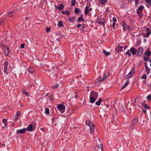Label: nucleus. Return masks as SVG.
I'll use <instances>...</instances> for the list:
<instances>
[{"instance_id":"nucleus-46","label":"nucleus","mask_w":151,"mask_h":151,"mask_svg":"<svg viewBox=\"0 0 151 151\" xmlns=\"http://www.w3.org/2000/svg\"><path fill=\"white\" fill-rule=\"evenodd\" d=\"M145 1L148 4H150L151 5V0H145Z\"/></svg>"},{"instance_id":"nucleus-48","label":"nucleus","mask_w":151,"mask_h":151,"mask_svg":"<svg viewBox=\"0 0 151 151\" xmlns=\"http://www.w3.org/2000/svg\"><path fill=\"white\" fill-rule=\"evenodd\" d=\"M8 62L7 61H6L4 63V67H8Z\"/></svg>"},{"instance_id":"nucleus-16","label":"nucleus","mask_w":151,"mask_h":151,"mask_svg":"<svg viewBox=\"0 0 151 151\" xmlns=\"http://www.w3.org/2000/svg\"><path fill=\"white\" fill-rule=\"evenodd\" d=\"M15 14V11H11V12H9L8 15L9 17H12L13 16V15H14Z\"/></svg>"},{"instance_id":"nucleus-45","label":"nucleus","mask_w":151,"mask_h":151,"mask_svg":"<svg viewBox=\"0 0 151 151\" xmlns=\"http://www.w3.org/2000/svg\"><path fill=\"white\" fill-rule=\"evenodd\" d=\"M100 1L101 3L103 4H105L107 2V0H100Z\"/></svg>"},{"instance_id":"nucleus-15","label":"nucleus","mask_w":151,"mask_h":151,"mask_svg":"<svg viewBox=\"0 0 151 151\" xmlns=\"http://www.w3.org/2000/svg\"><path fill=\"white\" fill-rule=\"evenodd\" d=\"M5 47L6 48V49L4 50V53L5 55H8L9 52V48L8 47L5 46Z\"/></svg>"},{"instance_id":"nucleus-9","label":"nucleus","mask_w":151,"mask_h":151,"mask_svg":"<svg viewBox=\"0 0 151 151\" xmlns=\"http://www.w3.org/2000/svg\"><path fill=\"white\" fill-rule=\"evenodd\" d=\"M97 22L100 25H105V19H104L100 18L97 20Z\"/></svg>"},{"instance_id":"nucleus-56","label":"nucleus","mask_w":151,"mask_h":151,"mask_svg":"<svg viewBox=\"0 0 151 151\" xmlns=\"http://www.w3.org/2000/svg\"><path fill=\"white\" fill-rule=\"evenodd\" d=\"M142 111L144 113H145L147 112L146 110L144 109H142Z\"/></svg>"},{"instance_id":"nucleus-64","label":"nucleus","mask_w":151,"mask_h":151,"mask_svg":"<svg viewBox=\"0 0 151 151\" xmlns=\"http://www.w3.org/2000/svg\"><path fill=\"white\" fill-rule=\"evenodd\" d=\"M25 19H26L27 20H28L29 19V18L27 17H26L25 18Z\"/></svg>"},{"instance_id":"nucleus-21","label":"nucleus","mask_w":151,"mask_h":151,"mask_svg":"<svg viewBox=\"0 0 151 151\" xmlns=\"http://www.w3.org/2000/svg\"><path fill=\"white\" fill-rule=\"evenodd\" d=\"M144 6H139L137 9V11L140 12H142L143 9L144 8Z\"/></svg>"},{"instance_id":"nucleus-54","label":"nucleus","mask_w":151,"mask_h":151,"mask_svg":"<svg viewBox=\"0 0 151 151\" xmlns=\"http://www.w3.org/2000/svg\"><path fill=\"white\" fill-rule=\"evenodd\" d=\"M135 3L136 4H138L139 3V0H135Z\"/></svg>"},{"instance_id":"nucleus-5","label":"nucleus","mask_w":151,"mask_h":151,"mask_svg":"<svg viewBox=\"0 0 151 151\" xmlns=\"http://www.w3.org/2000/svg\"><path fill=\"white\" fill-rule=\"evenodd\" d=\"M134 68H133L129 72L128 74L125 76V78L127 79L131 77L132 75L134 74Z\"/></svg>"},{"instance_id":"nucleus-37","label":"nucleus","mask_w":151,"mask_h":151,"mask_svg":"<svg viewBox=\"0 0 151 151\" xmlns=\"http://www.w3.org/2000/svg\"><path fill=\"white\" fill-rule=\"evenodd\" d=\"M21 114V112L20 111H18L17 112V114L16 115L15 117H16V119H17L19 118V115H20Z\"/></svg>"},{"instance_id":"nucleus-59","label":"nucleus","mask_w":151,"mask_h":151,"mask_svg":"<svg viewBox=\"0 0 151 151\" xmlns=\"http://www.w3.org/2000/svg\"><path fill=\"white\" fill-rule=\"evenodd\" d=\"M144 64L145 65V68H146V67H148L147 66V63L146 62H145Z\"/></svg>"},{"instance_id":"nucleus-57","label":"nucleus","mask_w":151,"mask_h":151,"mask_svg":"<svg viewBox=\"0 0 151 151\" xmlns=\"http://www.w3.org/2000/svg\"><path fill=\"white\" fill-rule=\"evenodd\" d=\"M3 20L4 19H1L0 20V25H1L2 24L3 22Z\"/></svg>"},{"instance_id":"nucleus-3","label":"nucleus","mask_w":151,"mask_h":151,"mask_svg":"<svg viewBox=\"0 0 151 151\" xmlns=\"http://www.w3.org/2000/svg\"><path fill=\"white\" fill-rule=\"evenodd\" d=\"M136 50L134 48L132 47L129 50H128L125 53V55H127L129 57L131 55V54L130 52L132 53L133 55H134L136 53Z\"/></svg>"},{"instance_id":"nucleus-22","label":"nucleus","mask_w":151,"mask_h":151,"mask_svg":"<svg viewBox=\"0 0 151 151\" xmlns=\"http://www.w3.org/2000/svg\"><path fill=\"white\" fill-rule=\"evenodd\" d=\"M125 105L124 104L123 105L121 104L120 106L121 110L123 112H124L125 111Z\"/></svg>"},{"instance_id":"nucleus-38","label":"nucleus","mask_w":151,"mask_h":151,"mask_svg":"<svg viewBox=\"0 0 151 151\" xmlns=\"http://www.w3.org/2000/svg\"><path fill=\"white\" fill-rule=\"evenodd\" d=\"M58 27H61L63 25V22L61 21H60L58 22Z\"/></svg>"},{"instance_id":"nucleus-35","label":"nucleus","mask_w":151,"mask_h":151,"mask_svg":"<svg viewBox=\"0 0 151 151\" xmlns=\"http://www.w3.org/2000/svg\"><path fill=\"white\" fill-rule=\"evenodd\" d=\"M45 113L49 115V114L50 112L49 109L48 108H45Z\"/></svg>"},{"instance_id":"nucleus-6","label":"nucleus","mask_w":151,"mask_h":151,"mask_svg":"<svg viewBox=\"0 0 151 151\" xmlns=\"http://www.w3.org/2000/svg\"><path fill=\"white\" fill-rule=\"evenodd\" d=\"M116 52L118 53L119 52H122L123 51V47L122 46H120L119 45H118L115 49Z\"/></svg>"},{"instance_id":"nucleus-24","label":"nucleus","mask_w":151,"mask_h":151,"mask_svg":"<svg viewBox=\"0 0 151 151\" xmlns=\"http://www.w3.org/2000/svg\"><path fill=\"white\" fill-rule=\"evenodd\" d=\"M109 76V73H108L107 75H106V73H105L104 74L102 78V80L104 81Z\"/></svg>"},{"instance_id":"nucleus-63","label":"nucleus","mask_w":151,"mask_h":151,"mask_svg":"<svg viewBox=\"0 0 151 151\" xmlns=\"http://www.w3.org/2000/svg\"><path fill=\"white\" fill-rule=\"evenodd\" d=\"M116 25V23L115 22H113L112 24V26H115Z\"/></svg>"},{"instance_id":"nucleus-31","label":"nucleus","mask_w":151,"mask_h":151,"mask_svg":"<svg viewBox=\"0 0 151 151\" xmlns=\"http://www.w3.org/2000/svg\"><path fill=\"white\" fill-rule=\"evenodd\" d=\"M62 14H65L67 15H68L70 14V12L68 11H62Z\"/></svg>"},{"instance_id":"nucleus-36","label":"nucleus","mask_w":151,"mask_h":151,"mask_svg":"<svg viewBox=\"0 0 151 151\" xmlns=\"http://www.w3.org/2000/svg\"><path fill=\"white\" fill-rule=\"evenodd\" d=\"M136 12L140 17H142L143 15L142 14V12H140L137 11Z\"/></svg>"},{"instance_id":"nucleus-40","label":"nucleus","mask_w":151,"mask_h":151,"mask_svg":"<svg viewBox=\"0 0 151 151\" xmlns=\"http://www.w3.org/2000/svg\"><path fill=\"white\" fill-rule=\"evenodd\" d=\"M81 9H80L76 8L74 11V12L76 14H78L79 12V11Z\"/></svg>"},{"instance_id":"nucleus-52","label":"nucleus","mask_w":151,"mask_h":151,"mask_svg":"<svg viewBox=\"0 0 151 151\" xmlns=\"http://www.w3.org/2000/svg\"><path fill=\"white\" fill-rule=\"evenodd\" d=\"M51 28L50 27H47L46 28V32H49Z\"/></svg>"},{"instance_id":"nucleus-8","label":"nucleus","mask_w":151,"mask_h":151,"mask_svg":"<svg viewBox=\"0 0 151 151\" xmlns=\"http://www.w3.org/2000/svg\"><path fill=\"white\" fill-rule=\"evenodd\" d=\"M98 93L94 91H91L90 93V96L94 98H97L98 96Z\"/></svg>"},{"instance_id":"nucleus-10","label":"nucleus","mask_w":151,"mask_h":151,"mask_svg":"<svg viewBox=\"0 0 151 151\" xmlns=\"http://www.w3.org/2000/svg\"><path fill=\"white\" fill-rule=\"evenodd\" d=\"M27 128V131L29 132L32 131L35 129V128L33 127V125L32 124H29Z\"/></svg>"},{"instance_id":"nucleus-17","label":"nucleus","mask_w":151,"mask_h":151,"mask_svg":"<svg viewBox=\"0 0 151 151\" xmlns=\"http://www.w3.org/2000/svg\"><path fill=\"white\" fill-rule=\"evenodd\" d=\"M90 102L92 103H94L96 99H97V98H94L93 97H91L90 96Z\"/></svg>"},{"instance_id":"nucleus-7","label":"nucleus","mask_w":151,"mask_h":151,"mask_svg":"<svg viewBox=\"0 0 151 151\" xmlns=\"http://www.w3.org/2000/svg\"><path fill=\"white\" fill-rule=\"evenodd\" d=\"M27 131V128H24L20 129L17 130V134H23L25 133Z\"/></svg>"},{"instance_id":"nucleus-30","label":"nucleus","mask_w":151,"mask_h":151,"mask_svg":"<svg viewBox=\"0 0 151 151\" xmlns=\"http://www.w3.org/2000/svg\"><path fill=\"white\" fill-rule=\"evenodd\" d=\"M75 19V17H71L68 18V20L70 21V22H74V20Z\"/></svg>"},{"instance_id":"nucleus-13","label":"nucleus","mask_w":151,"mask_h":151,"mask_svg":"<svg viewBox=\"0 0 151 151\" xmlns=\"http://www.w3.org/2000/svg\"><path fill=\"white\" fill-rule=\"evenodd\" d=\"M54 69L55 66L53 65H52L50 67H49L48 71L51 73H53L54 72V71H53Z\"/></svg>"},{"instance_id":"nucleus-39","label":"nucleus","mask_w":151,"mask_h":151,"mask_svg":"<svg viewBox=\"0 0 151 151\" xmlns=\"http://www.w3.org/2000/svg\"><path fill=\"white\" fill-rule=\"evenodd\" d=\"M76 1L75 0H73L71 1V4L72 6H74L76 5Z\"/></svg>"},{"instance_id":"nucleus-28","label":"nucleus","mask_w":151,"mask_h":151,"mask_svg":"<svg viewBox=\"0 0 151 151\" xmlns=\"http://www.w3.org/2000/svg\"><path fill=\"white\" fill-rule=\"evenodd\" d=\"M3 123H4V126L5 127H6L7 126V121L6 119H3L2 121Z\"/></svg>"},{"instance_id":"nucleus-2","label":"nucleus","mask_w":151,"mask_h":151,"mask_svg":"<svg viewBox=\"0 0 151 151\" xmlns=\"http://www.w3.org/2000/svg\"><path fill=\"white\" fill-rule=\"evenodd\" d=\"M122 25L124 31L126 32L127 33L129 31H132V29H130V27L129 26L127 25L125 22L123 20L122 22Z\"/></svg>"},{"instance_id":"nucleus-34","label":"nucleus","mask_w":151,"mask_h":151,"mask_svg":"<svg viewBox=\"0 0 151 151\" xmlns=\"http://www.w3.org/2000/svg\"><path fill=\"white\" fill-rule=\"evenodd\" d=\"M103 81H104L102 80V78L101 79V77H99L96 80V82L99 83Z\"/></svg>"},{"instance_id":"nucleus-62","label":"nucleus","mask_w":151,"mask_h":151,"mask_svg":"<svg viewBox=\"0 0 151 151\" xmlns=\"http://www.w3.org/2000/svg\"><path fill=\"white\" fill-rule=\"evenodd\" d=\"M127 47H128V46H125V47H124V50L126 49Z\"/></svg>"},{"instance_id":"nucleus-23","label":"nucleus","mask_w":151,"mask_h":151,"mask_svg":"<svg viewBox=\"0 0 151 151\" xmlns=\"http://www.w3.org/2000/svg\"><path fill=\"white\" fill-rule=\"evenodd\" d=\"M102 101V99L101 98L99 99L98 101H97L96 103V104L97 106H99L100 105Z\"/></svg>"},{"instance_id":"nucleus-43","label":"nucleus","mask_w":151,"mask_h":151,"mask_svg":"<svg viewBox=\"0 0 151 151\" xmlns=\"http://www.w3.org/2000/svg\"><path fill=\"white\" fill-rule=\"evenodd\" d=\"M144 107L147 109H149L150 108V107L149 106H148L147 104H145L144 105Z\"/></svg>"},{"instance_id":"nucleus-12","label":"nucleus","mask_w":151,"mask_h":151,"mask_svg":"<svg viewBox=\"0 0 151 151\" xmlns=\"http://www.w3.org/2000/svg\"><path fill=\"white\" fill-rule=\"evenodd\" d=\"M85 15H86L88 14L89 13V11H91L92 10V9L91 8H89L88 6H86V7L85 8Z\"/></svg>"},{"instance_id":"nucleus-25","label":"nucleus","mask_w":151,"mask_h":151,"mask_svg":"<svg viewBox=\"0 0 151 151\" xmlns=\"http://www.w3.org/2000/svg\"><path fill=\"white\" fill-rule=\"evenodd\" d=\"M32 67H30L28 69V72L29 73H32L34 72V70Z\"/></svg>"},{"instance_id":"nucleus-42","label":"nucleus","mask_w":151,"mask_h":151,"mask_svg":"<svg viewBox=\"0 0 151 151\" xmlns=\"http://www.w3.org/2000/svg\"><path fill=\"white\" fill-rule=\"evenodd\" d=\"M151 54V52L150 50L147 51L145 52V55L147 56H149Z\"/></svg>"},{"instance_id":"nucleus-58","label":"nucleus","mask_w":151,"mask_h":151,"mask_svg":"<svg viewBox=\"0 0 151 151\" xmlns=\"http://www.w3.org/2000/svg\"><path fill=\"white\" fill-rule=\"evenodd\" d=\"M81 24H78L76 26L78 28H79L81 27Z\"/></svg>"},{"instance_id":"nucleus-51","label":"nucleus","mask_w":151,"mask_h":151,"mask_svg":"<svg viewBox=\"0 0 151 151\" xmlns=\"http://www.w3.org/2000/svg\"><path fill=\"white\" fill-rule=\"evenodd\" d=\"M112 21L113 22H115L116 21V19L115 17H113L112 18Z\"/></svg>"},{"instance_id":"nucleus-55","label":"nucleus","mask_w":151,"mask_h":151,"mask_svg":"<svg viewBox=\"0 0 151 151\" xmlns=\"http://www.w3.org/2000/svg\"><path fill=\"white\" fill-rule=\"evenodd\" d=\"M100 148L101 150L102 151H103V145L102 144H100Z\"/></svg>"},{"instance_id":"nucleus-60","label":"nucleus","mask_w":151,"mask_h":151,"mask_svg":"<svg viewBox=\"0 0 151 151\" xmlns=\"http://www.w3.org/2000/svg\"><path fill=\"white\" fill-rule=\"evenodd\" d=\"M145 30L146 31H148V32L149 31V28L148 27L147 28H146V29H145Z\"/></svg>"},{"instance_id":"nucleus-47","label":"nucleus","mask_w":151,"mask_h":151,"mask_svg":"<svg viewBox=\"0 0 151 151\" xmlns=\"http://www.w3.org/2000/svg\"><path fill=\"white\" fill-rule=\"evenodd\" d=\"M147 100L149 101H151V95H149L147 97Z\"/></svg>"},{"instance_id":"nucleus-32","label":"nucleus","mask_w":151,"mask_h":151,"mask_svg":"<svg viewBox=\"0 0 151 151\" xmlns=\"http://www.w3.org/2000/svg\"><path fill=\"white\" fill-rule=\"evenodd\" d=\"M145 70L147 73V74H148L150 73V69L148 67H146V68H145Z\"/></svg>"},{"instance_id":"nucleus-29","label":"nucleus","mask_w":151,"mask_h":151,"mask_svg":"<svg viewBox=\"0 0 151 151\" xmlns=\"http://www.w3.org/2000/svg\"><path fill=\"white\" fill-rule=\"evenodd\" d=\"M104 54L106 56H108L110 54V53L107 52L106 50H104L103 51Z\"/></svg>"},{"instance_id":"nucleus-26","label":"nucleus","mask_w":151,"mask_h":151,"mask_svg":"<svg viewBox=\"0 0 151 151\" xmlns=\"http://www.w3.org/2000/svg\"><path fill=\"white\" fill-rule=\"evenodd\" d=\"M151 33V31H148V32L145 35H144L143 36L144 37H146V38H147L150 35Z\"/></svg>"},{"instance_id":"nucleus-19","label":"nucleus","mask_w":151,"mask_h":151,"mask_svg":"<svg viewBox=\"0 0 151 151\" xmlns=\"http://www.w3.org/2000/svg\"><path fill=\"white\" fill-rule=\"evenodd\" d=\"M129 80H127L126 81L125 83L124 84V86H123L121 88L120 90H122L123 89L125 88L128 84L129 83Z\"/></svg>"},{"instance_id":"nucleus-18","label":"nucleus","mask_w":151,"mask_h":151,"mask_svg":"<svg viewBox=\"0 0 151 151\" xmlns=\"http://www.w3.org/2000/svg\"><path fill=\"white\" fill-rule=\"evenodd\" d=\"M86 124L90 127H92L91 124H93L91 121L89 120L88 121H86Z\"/></svg>"},{"instance_id":"nucleus-1","label":"nucleus","mask_w":151,"mask_h":151,"mask_svg":"<svg viewBox=\"0 0 151 151\" xmlns=\"http://www.w3.org/2000/svg\"><path fill=\"white\" fill-rule=\"evenodd\" d=\"M139 124L138 119L137 118L134 119L130 126V129L133 130L134 129V128L136 127V126Z\"/></svg>"},{"instance_id":"nucleus-41","label":"nucleus","mask_w":151,"mask_h":151,"mask_svg":"<svg viewBox=\"0 0 151 151\" xmlns=\"http://www.w3.org/2000/svg\"><path fill=\"white\" fill-rule=\"evenodd\" d=\"M4 72L6 73V75H7L8 74V72H7V70H8L7 67H4Z\"/></svg>"},{"instance_id":"nucleus-61","label":"nucleus","mask_w":151,"mask_h":151,"mask_svg":"<svg viewBox=\"0 0 151 151\" xmlns=\"http://www.w3.org/2000/svg\"><path fill=\"white\" fill-rule=\"evenodd\" d=\"M78 95L77 94L75 95V98L76 99H77L78 98Z\"/></svg>"},{"instance_id":"nucleus-14","label":"nucleus","mask_w":151,"mask_h":151,"mask_svg":"<svg viewBox=\"0 0 151 151\" xmlns=\"http://www.w3.org/2000/svg\"><path fill=\"white\" fill-rule=\"evenodd\" d=\"M92 127H90V133L91 134H94V124H91Z\"/></svg>"},{"instance_id":"nucleus-4","label":"nucleus","mask_w":151,"mask_h":151,"mask_svg":"<svg viewBox=\"0 0 151 151\" xmlns=\"http://www.w3.org/2000/svg\"><path fill=\"white\" fill-rule=\"evenodd\" d=\"M58 110L60 111L61 113H63L65 111V106L61 104H60L57 106Z\"/></svg>"},{"instance_id":"nucleus-44","label":"nucleus","mask_w":151,"mask_h":151,"mask_svg":"<svg viewBox=\"0 0 151 151\" xmlns=\"http://www.w3.org/2000/svg\"><path fill=\"white\" fill-rule=\"evenodd\" d=\"M59 85L58 84H56L55 85L53 86L52 88L53 89H55L56 88H57L59 87Z\"/></svg>"},{"instance_id":"nucleus-27","label":"nucleus","mask_w":151,"mask_h":151,"mask_svg":"<svg viewBox=\"0 0 151 151\" xmlns=\"http://www.w3.org/2000/svg\"><path fill=\"white\" fill-rule=\"evenodd\" d=\"M59 7L58 6H57V7L58 9L60 10H62L63 8H64V6H63V4L60 5L59 4Z\"/></svg>"},{"instance_id":"nucleus-20","label":"nucleus","mask_w":151,"mask_h":151,"mask_svg":"<svg viewBox=\"0 0 151 151\" xmlns=\"http://www.w3.org/2000/svg\"><path fill=\"white\" fill-rule=\"evenodd\" d=\"M22 93L23 94H25V96H29V94L28 92H26L25 90L24 89H22Z\"/></svg>"},{"instance_id":"nucleus-11","label":"nucleus","mask_w":151,"mask_h":151,"mask_svg":"<svg viewBox=\"0 0 151 151\" xmlns=\"http://www.w3.org/2000/svg\"><path fill=\"white\" fill-rule=\"evenodd\" d=\"M143 48L142 47H140L137 50V55L138 56H140L143 53Z\"/></svg>"},{"instance_id":"nucleus-33","label":"nucleus","mask_w":151,"mask_h":151,"mask_svg":"<svg viewBox=\"0 0 151 151\" xmlns=\"http://www.w3.org/2000/svg\"><path fill=\"white\" fill-rule=\"evenodd\" d=\"M85 19L83 18H81L80 17H79L77 19V20L79 22H81V21H84Z\"/></svg>"},{"instance_id":"nucleus-49","label":"nucleus","mask_w":151,"mask_h":151,"mask_svg":"<svg viewBox=\"0 0 151 151\" xmlns=\"http://www.w3.org/2000/svg\"><path fill=\"white\" fill-rule=\"evenodd\" d=\"M141 78L142 79L144 78L145 79H146L147 78V76L146 74H145L143 75V76Z\"/></svg>"},{"instance_id":"nucleus-53","label":"nucleus","mask_w":151,"mask_h":151,"mask_svg":"<svg viewBox=\"0 0 151 151\" xmlns=\"http://www.w3.org/2000/svg\"><path fill=\"white\" fill-rule=\"evenodd\" d=\"M25 47V45L23 44H22L20 45V47L21 48H24Z\"/></svg>"},{"instance_id":"nucleus-50","label":"nucleus","mask_w":151,"mask_h":151,"mask_svg":"<svg viewBox=\"0 0 151 151\" xmlns=\"http://www.w3.org/2000/svg\"><path fill=\"white\" fill-rule=\"evenodd\" d=\"M144 59L145 60L146 62H147L148 61V58L147 57L145 56V57H144Z\"/></svg>"}]
</instances>
